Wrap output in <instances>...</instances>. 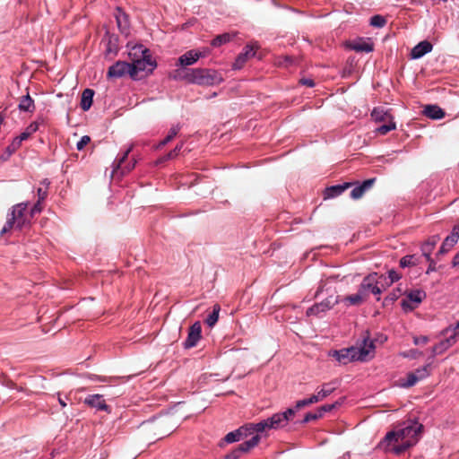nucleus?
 Wrapping results in <instances>:
<instances>
[{"label": "nucleus", "instance_id": "nucleus-52", "mask_svg": "<svg viewBox=\"0 0 459 459\" xmlns=\"http://www.w3.org/2000/svg\"><path fill=\"white\" fill-rule=\"evenodd\" d=\"M428 262L429 263V267H428V270L426 272V273H430L431 272H434L436 271V263L435 261L431 258V256H429V259H427Z\"/></svg>", "mask_w": 459, "mask_h": 459}, {"label": "nucleus", "instance_id": "nucleus-61", "mask_svg": "<svg viewBox=\"0 0 459 459\" xmlns=\"http://www.w3.org/2000/svg\"><path fill=\"white\" fill-rule=\"evenodd\" d=\"M456 329H459V323L457 324Z\"/></svg>", "mask_w": 459, "mask_h": 459}, {"label": "nucleus", "instance_id": "nucleus-4", "mask_svg": "<svg viewBox=\"0 0 459 459\" xmlns=\"http://www.w3.org/2000/svg\"><path fill=\"white\" fill-rule=\"evenodd\" d=\"M201 57V51L189 50L180 56L176 63L177 76L186 80L188 82L200 83L201 69H189V65L196 63Z\"/></svg>", "mask_w": 459, "mask_h": 459}, {"label": "nucleus", "instance_id": "nucleus-59", "mask_svg": "<svg viewBox=\"0 0 459 459\" xmlns=\"http://www.w3.org/2000/svg\"><path fill=\"white\" fill-rule=\"evenodd\" d=\"M411 352H412V356H415V354L418 353L416 350L411 351Z\"/></svg>", "mask_w": 459, "mask_h": 459}, {"label": "nucleus", "instance_id": "nucleus-43", "mask_svg": "<svg viewBox=\"0 0 459 459\" xmlns=\"http://www.w3.org/2000/svg\"><path fill=\"white\" fill-rule=\"evenodd\" d=\"M341 404H342V402H336L333 404H325V405L317 408V411L320 413L321 417H323L325 412L331 411L332 410H333L334 408H336L338 405H341Z\"/></svg>", "mask_w": 459, "mask_h": 459}, {"label": "nucleus", "instance_id": "nucleus-42", "mask_svg": "<svg viewBox=\"0 0 459 459\" xmlns=\"http://www.w3.org/2000/svg\"><path fill=\"white\" fill-rule=\"evenodd\" d=\"M183 144H178L172 151L160 159V162L176 158L182 149Z\"/></svg>", "mask_w": 459, "mask_h": 459}, {"label": "nucleus", "instance_id": "nucleus-12", "mask_svg": "<svg viewBox=\"0 0 459 459\" xmlns=\"http://www.w3.org/2000/svg\"><path fill=\"white\" fill-rule=\"evenodd\" d=\"M252 424L253 423L247 424L234 431L228 433L224 437L223 442H225L227 444H230V443H234V442H237V441H239L241 439L247 437L249 435L255 432V430H253Z\"/></svg>", "mask_w": 459, "mask_h": 459}, {"label": "nucleus", "instance_id": "nucleus-20", "mask_svg": "<svg viewBox=\"0 0 459 459\" xmlns=\"http://www.w3.org/2000/svg\"><path fill=\"white\" fill-rule=\"evenodd\" d=\"M255 51L253 47L246 46L241 53L238 54L235 62L232 65L233 69L239 70L241 69L246 62L252 56H255Z\"/></svg>", "mask_w": 459, "mask_h": 459}, {"label": "nucleus", "instance_id": "nucleus-19", "mask_svg": "<svg viewBox=\"0 0 459 459\" xmlns=\"http://www.w3.org/2000/svg\"><path fill=\"white\" fill-rule=\"evenodd\" d=\"M84 403L88 406L94 408L98 411H109V407L107 405L103 395L101 394H90L84 399Z\"/></svg>", "mask_w": 459, "mask_h": 459}, {"label": "nucleus", "instance_id": "nucleus-16", "mask_svg": "<svg viewBox=\"0 0 459 459\" xmlns=\"http://www.w3.org/2000/svg\"><path fill=\"white\" fill-rule=\"evenodd\" d=\"M337 299H333V297H329L323 300L320 303H316L311 307H309L307 311V316H319L321 313H324L329 309H331L336 303H338Z\"/></svg>", "mask_w": 459, "mask_h": 459}, {"label": "nucleus", "instance_id": "nucleus-53", "mask_svg": "<svg viewBox=\"0 0 459 459\" xmlns=\"http://www.w3.org/2000/svg\"><path fill=\"white\" fill-rule=\"evenodd\" d=\"M307 402H308V404L311 405L313 403H316L318 402H321L322 400L320 399L319 395L316 394L311 395L309 398H307Z\"/></svg>", "mask_w": 459, "mask_h": 459}, {"label": "nucleus", "instance_id": "nucleus-49", "mask_svg": "<svg viewBox=\"0 0 459 459\" xmlns=\"http://www.w3.org/2000/svg\"><path fill=\"white\" fill-rule=\"evenodd\" d=\"M388 276L390 278L391 283L398 281L401 278V275L394 270H390L388 272Z\"/></svg>", "mask_w": 459, "mask_h": 459}, {"label": "nucleus", "instance_id": "nucleus-51", "mask_svg": "<svg viewBox=\"0 0 459 459\" xmlns=\"http://www.w3.org/2000/svg\"><path fill=\"white\" fill-rule=\"evenodd\" d=\"M308 402H307V399H302V400H299L298 402H296V404H295V409L297 411H299L300 409H302L303 407H306V406H308Z\"/></svg>", "mask_w": 459, "mask_h": 459}, {"label": "nucleus", "instance_id": "nucleus-35", "mask_svg": "<svg viewBox=\"0 0 459 459\" xmlns=\"http://www.w3.org/2000/svg\"><path fill=\"white\" fill-rule=\"evenodd\" d=\"M234 36H235V34H231V33H223V34L218 35L212 40L211 45L212 47H220L222 44L230 42L234 38Z\"/></svg>", "mask_w": 459, "mask_h": 459}, {"label": "nucleus", "instance_id": "nucleus-57", "mask_svg": "<svg viewBox=\"0 0 459 459\" xmlns=\"http://www.w3.org/2000/svg\"><path fill=\"white\" fill-rule=\"evenodd\" d=\"M167 420H168V419H162V420H160L156 424V426H154V428H160V427H163V426L166 424Z\"/></svg>", "mask_w": 459, "mask_h": 459}, {"label": "nucleus", "instance_id": "nucleus-28", "mask_svg": "<svg viewBox=\"0 0 459 459\" xmlns=\"http://www.w3.org/2000/svg\"><path fill=\"white\" fill-rule=\"evenodd\" d=\"M367 299L363 296V293L358 290V292L355 294H351L345 296L342 299L341 302L344 303L347 306H359L364 303Z\"/></svg>", "mask_w": 459, "mask_h": 459}, {"label": "nucleus", "instance_id": "nucleus-2", "mask_svg": "<svg viewBox=\"0 0 459 459\" xmlns=\"http://www.w3.org/2000/svg\"><path fill=\"white\" fill-rule=\"evenodd\" d=\"M375 345L373 341L365 338L363 343L359 346H351L340 351H333L330 355L335 358L340 363L346 365L355 360L367 361L372 357Z\"/></svg>", "mask_w": 459, "mask_h": 459}, {"label": "nucleus", "instance_id": "nucleus-23", "mask_svg": "<svg viewBox=\"0 0 459 459\" xmlns=\"http://www.w3.org/2000/svg\"><path fill=\"white\" fill-rule=\"evenodd\" d=\"M356 183L345 182L341 185L331 186L325 190V198H334L342 195L347 189L352 187Z\"/></svg>", "mask_w": 459, "mask_h": 459}, {"label": "nucleus", "instance_id": "nucleus-5", "mask_svg": "<svg viewBox=\"0 0 459 459\" xmlns=\"http://www.w3.org/2000/svg\"><path fill=\"white\" fill-rule=\"evenodd\" d=\"M138 55L141 56L139 58H132V63H130L133 78L137 76L139 72H152L156 67V64L152 61L149 49L143 45L134 46L129 53L130 56L135 57Z\"/></svg>", "mask_w": 459, "mask_h": 459}, {"label": "nucleus", "instance_id": "nucleus-34", "mask_svg": "<svg viewBox=\"0 0 459 459\" xmlns=\"http://www.w3.org/2000/svg\"><path fill=\"white\" fill-rule=\"evenodd\" d=\"M336 385L334 382L325 383L322 385V388L317 392L320 399L323 401L325 398L329 396L331 394L334 392L336 389Z\"/></svg>", "mask_w": 459, "mask_h": 459}, {"label": "nucleus", "instance_id": "nucleus-21", "mask_svg": "<svg viewBox=\"0 0 459 459\" xmlns=\"http://www.w3.org/2000/svg\"><path fill=\"white\" fill-rule=\"evenodd\" d=\"M115 17L120 32L125 35H128L130 32V23L128 15L126 13H124L120 8H117Z\"/></svg>", "mask_w": 459, "mask_h": 459}, {"label": "nucleus", "instance_id": "nucleus-7", "mask_svg": "<svg viewBox=\"0 0 459 459\" xmlns=\"http://www.w3.org/2000/svg\"><path fill=\"white\" fill-rule=\"evenodd\" d=\"M287 425L288 422L286 421V416L281 412H277L266 420H261L257 423H253L252 428L253 430H255L257 433H266L271 429H280Z\"/></svg>", "mask_w": 459, "mask_h": 459}, {"label": "nucleus", "instance_id": "nucleus-11", "mask_svg": "<svg viewBox=\"0 0 459 459\" xmlns=\"http://www.w3.org/2000/svg\"><path fill=\"white\" fill-rule=\"evenodd\" d=\"M259 441V435L252 437L249 440L241 443L233 451L226 455L225 459H238L242 454L248 452L251 448L257 446Z\"/></svg>", "mask_w": 459, "mask_h": 459}, {"label": "nucleus", "instance_id": "nucleus-50", "mask_svg": "<svg viewBox=\"0 0 459 459\" xmlns=\"http://www.w3.org/2000/svg\"><path fill=\"white\" fill-rule=\"evenodd\" d=\"M448 237H450L456 242L458 241V239H459V225H455L453 227L452 233Z\"/></svg>", "mask_w": 459, "mask_h": 459}, {"label": "nucleus", "instance_id": "nucleus-58", "mask_svg": "<svg viewBox=\"0 0 459 459\" xmlns=\"http://www.w3.org/2000/svg\"><path fill=\"white\" fill-rule=\"evenodd\" d=\"M170 432H171V428H169V429H165V430H163V431L160 432V437L159 438H160V437H164V436L169 435Z\"/></svg>", "mask_w": 459, "mask_h": 459}, {"label": "nucleus", "instance_id": "nucleus-10", "mask_svg": "<svg viewBox=\"0 0 459 459\" xmlns=\"http://www.w3.org/2000/svg\"><path fill=\"white\" fill-rule=\"evenodd\" d=\"M50 180L44 178L39 182V186L37 188L38 200L36 204L31 207V214L40 213L43 210L42 203L47 199L48 195V189L50 186Z\"/></svg>", "mask_w": 459, "mask_h": 459}, {"label": "nucleus", "instance_id": "nucleus-9", "mask_svg": "<svg viewBox=\"0 0 459 459\" xmlns=\"http://www.w3.org/2000/svg\"><path fill=\"white\" fill-rule=\"evenodd\" d=\"M132 150L133 145H130L121 156H117L116 158L112 164V175L117 174L118 172H120L121 175H124L130 172L134 168L135 160L123 166Z\"/></svg>", "mask_w": 459, "mask_h": 459}, {"label": "nucleus", "instance_id": "nucleus-40", "mask_svg": "<svg viewBox=\"0 0 459 459\" xmlns=\"http://www.w3.org/2000/svg\"><path fill=\"white\" fill-rule=\"evenodd\" d=\"M430 364L425 365L422 368H419L416 370L412 371V373L417 377L420 380L426 378L430 373Z\"/></svg>", "mask_w": 459, "mask_h": 459}, {"label": "nucleus", "instance_id": "nucleus-31", "mask_svg": "<svg viewBox=\"0 0 459 459\" xmlns=\"http://www.w3.org/2000/svg\"><path fill=\"white\" fill-rule=\"evenodd\" d=\"M220 312L221 306L219 304L213 305L212 310L209 312L207 317L204 320L208 326L212 327L213 325H215L219 319Z\"/></svg>", "mask_w": 459, "mask_h": 459}, {"label": "nucleus", "instance_id": "nucleus-27", "mask_svg": "<svg viewBox=\"0 0 459 459\" xmlns=\"http://www.w3.org/2000/svg\"><path fill=\"white\" fill-rule=\"evenodd\" d=\"M423 114L431 119H441L445 117V111L437 105H426Z\"/></svg>", "mask_w": 459, "mask_h": 459}, {"label": "nucleus", "instance_id": "nucleus-37", "mask_svg": "<svg viewBox=\"0 0 459 459\" xmlns=\"http://www.w3.org/2000/svg\"><path fill=\"white\" fill-rule=\"evenodd\" d=\"M456 243L455 240L447 236L443 241L437 255L446 254Z\"/></svg>", "mask_w": 459, "mask_h": 459}, {"label": "nucleus", "instance_id": "nucleus-60", "mask_svg": "<svg viewBox=\"0 0 459 459\" xmlns=\"http://www.w3.org/2000/svg\"><path fill=\"white\" fill-rule=\"evenodd\" d=\"M411 352H412V356H415V354L418 353L416 350L411 351Z\"/></svg>", "mask_w": 459, "mask_h": 459}, {"label": "nucleus", "instance_id": "nucleus-46", "mask_svg": "<svg viewBox=\"0 0 459 459\" xmlns=\"http://www.w3.org/2000/svg\"><path fill=\"white\" fill-rule=\"evenodd\" d=\"M91 142V138L88 135H83L80 141L76 143V149L82 151Z\"/></svg>", "mask_w": 459, "mask_h": 459}, {"label": "nucleus", "instance_id": "nucleus-6", "mask_svg": "<svg viewBox=\"0 0 459 459\" xmlns=\"http://www.w3.org/2000/svg\"><path fill=\"white\" fill-rule=\"evenodd\" d=\"M287 425L288 422L286 421V416L281 412H277L266 420H261L257 423H253L252 428L253 430H255L257 433H266L271 429H280Z\"/></svg>", "mask_w": 459, "mask_h": 459}, {"label": "nucleus", "instance_id": "nucleus-54", "mask_svg": "<svg viewBox=\"0 0 459 459\" xmlns=\"http://www.w3.org/2000/svg\"><path fill=\"white\" fill-rule=\"evenodd\" d=\"M299 82L302 85H306L307 87H314L315 86V82L312 79L302 78V79H300Z\"/></svg>", "mask_w": 459, "mask_h": 459}, {"label": "nucleus", "instance_id": "nucleus-24", "mask_svg": "<svg viewBox=\"0 0 459 459\" xmlns=\"http://www.w3.org/2000/svg\"><path fill=\"white\" fill-rule=\"evenodd\" d=\"M433 48L432 44L428 40L420 41L411 51V57L412 59H419L424 55L431 52Z\"/></svg>", "mask_w": 459, "mask_h": 459}, {"label": "nucleus", "instance_id": "nucleus-48", "mask_svg": "<svg viewBox=\"0 0 459 459\" xmlns=\"http://www.w3.org/2000/svg\"><path fill=\"white\" fill-rule=\"evenodd\" d=\"M429 342V337L422 335V336H416L413 338V342L415 345H424Z\"/></svg>", "mask_w": 459, "mask_h": 459}, {"label": "nucleus", "instance_id": "nucleus-17", "mask_svg": "<svg viewBox=\"0 0 459 459\" xmlns=\"http://www.w3.org/2000/svg\"><path fill=\"white\" fill-rule=\"evenodd\" d=\"M201 338V323L196 321L190 328L188 336L184 342L186 349H190L197 344Z\"/></svg>", "mask_w": 459, "mask_h": 459}, {"label": "nucleus", "instance_id": "nucleus-44", "mask_svg": "<svg viewBox=\"0 0 459 459\" xmlns=\"http://www.w3.org/2000/svg\"><path fill=\"white\" fill-rule=\"evenodd\" d=\"M322 418L320 413L318 412V411L316 410L315 412H307L305 416H304V419L302 420V423L305 424V423H307L309 421H312V420H316L318 419Z\"/></svg>", "mask_w": 459, "mask_h": 459}, {"label": "nucleus", "instance_id": "nucleus-22", "mask_svg": "<svg viewBox=\"0 0 459 459\" xmlns=\"http://www.w3.org/2000/svg\"><path fill=\"white\" fill-rule=\"evenodd\" d=\"M372 119L377 123L386 124L394 120V116L382 107L375 108L371 112Z\"/></svg>", "mask_w": 459, "mask_h": 459}, {"label": "nucleus", "instance_id": "nucleus-45", "mask_svg": "<svg viewBox=\"0 0 459 459\" xmlns=\"http://www.w3.org/2000/svg\"><path fill=\"white\" fill-rule=\"evenodd\" d=\"M417 382H419V379L417 378V377H415V375L412 373V372H410L408 375H407V380L406 382L403 385L404 387H411L413 386Z\"/></svg>", "mask_w": 459, "mask_h": 459}, {"label": "nucleus", "instance_id": "nucleus-41", "mask_svg": "<svg viewBox=\"0 0 459 459\" xmlns=\"http://www.w3.org/2000/svg\"><path fill=\"white\" fill-rule=\"evenodd\" d=\"M386 20L381 15H374L370 19V25L377 28H382L385 25Z\"/></svg>", "mask_w": 459, "mask_h": 459}, {"label": "nucleus", "instance_id": "nucleus-33", "mask_svg": "<svg viewBox=\"0 0 459 459\" xmlns=\"http://www.w3.org/2000/svg\"><path fill=\"white\" fill-rule=\"evenodd\" d=\"M351 48L356 52H366L369 53L374 50L373 43H370L366 40H359L358 42H354L351 45Z\"/></svg>", "mask_w": 459, "mask_h": 459}, {"label": "nucleus", "instance_id": "nucleus-26", "mask_svg": "<svg viewBox=\"0 0 459 459\" xmlns=\"http://www.w3.org/2000/svg\"><path fill=\"white\" fill-rule=\"evenodd\" d=\"M440 240L439 235H433L429 237L421 246V251L422 255L427 258L429 259V256H431V253L433 249L435 248L436 245Z\"/></svg>", "mask_w": 459, "mask_h": 459}, {"label": "nucleus", "instance_id": "nucleus-32", "mask_svg": "<svg viewBox=\"0 0 459 459\" xmlns=\"http://www.w3.org/2000/svg\"><path fill=\"white\" fill-rule=\"evenodd\" d=\"M19 109L25 112H33L35 109L34 100L31 99L29 93L23 96L19 103Z\"/></svg>", "mask_w": 459, "mask_h": 459}, {"label": "nucleus", "instance_id": "nucleus-47", "mask_svg": "<svg viewBox=\"0 0 459 459\" xmlns=\"http://www.w3.org/2000/svg\"><path fill=\"white\" fill-rule=\"evenodd\" d=\"M297 410L294 408H288L285 411L281 412L283 415L286 416V421L289 423L290 420H293Z\"/></svg>", "mask_w": 459, "mask_h": 459}, {"label": "nucleus", "instance_id": "nucleus-25", "mask_svg": "<svg viewBox=\"0 0 459 459\" xmlns=\"http://www.w3.org/2000/svg\"><path fill=\"white\" fill-rule=\"evenodd\" d=\"M223 78L221 74L211 69H203V86L216 85L221 83Z\"/></svg>", "mask_w": 459, "mask_h": 459}, {"label": "nucleus", "instance_id": "nucleus-8", "mask_svg": "<svg viewBox=\"0 0 459 459\" xmlns=\"http://www.w3.org/2000/svg\"><path fill=\"white\" fill-rule=\"evenodd\" d=\"M377 279V273H375L368 274L362 280L359 289L366 299H368L370 293L377 296V300L380 299L379 295L382 292V289L378 286Z\"/></svg>", "mask_w": 459, "mask_h": 459}, {"label": "nucleus", "instance_id": "nucleus-30", "mask_svg": "<svg viewBox=\"0 0 459 459\" xmlns=\"http://www.w3.org/2000/svg\"><path fill=\"white\" fill-rule=\"evenodd\" d=\"M94 91L91 89H85L82 93L81 108L82 110L87 111L92 105Z\"/></svg>", "mask_w": 459, "mask_h": 459}, {"label": "nucleus", "instance_id": "nucleus-1", "mask_svg": "<svg viewBox=\"0 0 459 459\" xmlns=\"http://www.w3.org/2000/svg\"><path fill=\"white\" fill-rule=\"evenodd\" d=\"M422 429V424L410 421L403 428L389 431L379 446L385 451L401 455L418 442Z\"/></svg>", "mask_w": 459, "mask_h": 459}, {"label": "nucleus", "instance_id": "nucleus-56", "mask_svg": "<svg viewBox=\"0 0 459 459\" xmlns=\"http://www.w3.org/2000/svg\"><path fill=\"white\" fill-rule=\"evenodd\" d=\"M57 396H58V403H59V404H60L63 408H65V407L66 406V402H65V399H63V398L60 396V394H59V393L57 394Z\"/></svg>", "mask_w": 459, "mask_h": 459}, {"label": "nucleus", "instance_id": "nucleus-18", "mask_svg": "<svg viewBox=\"0 0 459 459\" xmlns=\"http://www.w3.org/2000/svg\"><path fill=\"white\" fill-rule=\"evenodd\" d=\"M39 129V126L36 122L30 123L19 136L15 137L11 145L8 147L9 150L14 151L18 148L22 141L27 140L32 134H34Z\"/></svg>", "mask_w": 459, "mask_h": 459}, {"label": "nucleus", "instance_id": "nucleus-15", "mask_svg": "<svg viewBox=\"0 0 459 459\" xmlns=\"http://www.w3.org/2000/svg\"><path fill=\"white\" fill-rule=\"evenodd\" d=\"M375 182V178L364 180L360 184L358 181H355L354 183L356 184L353 186V188L350 194L351 198L353 200L360 199L365 195L366 192H368L373 187Z\"/></svg>", "mask_w": 459, "mask_h": 459}, {"label": "nucleus", "instance_id": "nucleus-13", "mask_svg": "<svg viewBox=\"0 0 459 459\" xmlns=\"http://www.w3.org/2000/svg\"><path fill=\"white\" fill-rule=\"evenodd\" d=\"M406 299L402 300L404 309L412 310L426 298V292L421 290H411L406 295Z\"/></svg>", "mask_w": 459, "mask_h": 459}, {"label": "nucleus", "instance_id": "nucleus-55", "mask_svg": "<svg viewBox=\"0 0 459 459\" xmlns=\"http://www.w3.org/2000/svg\"><path fill=\"white\" fill-rule=\"evenodd\" d=\"M452 265H453L454 267H455V266L459 265V253H458V254H456V255L454 256L453 261H452Z\"/></svg>", "mask_w": 459, "mask_h": 459}, {"label": "nucleus", "instance_id": "nucleus-14", "mask_svg": "<svg viewBox=\"0 0 459 459\" xmlns=\"http://www.w3.org/2000/svg\"><path fill=\"white\" fill-rule=\"evenodd\" d=\"M126 74L132 77V69L130 63L125 61H117L108 68V77L120 78Z\"/></svg>", "mask_w": 459, "mask_h": 459}, {"label": "nucleus", "instance_id": "nucleus-3", "mask_svg": "<svg viewBox=\"0 0 459 459\" xmlns=\"http://www.w3.org/2000/svg\"><path fill=\"white\" fill-rule=\"evenodd\" d=\"M29 202H22L14 204L7 214V220L0 230V235H4L12 230H22L30 225L31 218V209L28 211Z\"/></svg>", "mask_w": 459, "mask_h": 459}, {"label": "nucleus", "instance_id": "nucleus-38", "mask_svg": "<svg viewBox=\"0 0 459 459\" xmlns=\"http://www.w3.org/2000/svg\"><path fill=\"white\" fill-rule=\"evenodd\" d=\"M179 130H180V126L178 124L173 126L169 129L167 136L160 142V146H164L167 143H169L178 134Z\"/></svg>", "mask_w": 459, "mask_h": 459}, {"label": "nucleus", "instance_id": "nucleus-36", "mask_svg": "<svg viewBox=\"0 0 459 459\" xmlns=\"http://www.w3.org/2000/svg\"><path fill=\"white\" fill-rule=\"evenodd\" d=\"M420 263V257L416 256L415 255H408L400 259V266L409 267V266H414L417 265Z\"/></svg>", "mask_w": 459, "mask_h": 459}, {"label": "nucleus", "instance_id": "nucleus-39", "mask_svg": "<svg viewBox=\"0 0 459 459\" xmlns=\"http://www.w3.org/2000/svg\"><path fill=\"white\" fill-rule=\"evenodd\" d=\"M395 128H396V124H395L394 120H393L391 122H387L386 124H383L382 126L377 127L376 129V133H377L381 135H385V134H388L390 131L394 130Z\"/></svg>", "mask_w": 459, "mask_h": 459}, {"label": "nucleus", "instance_id": "nucleus-29", "mask_svg": "<svg viewBox=\"0 0 459 459\" xmlns=\"http://www.w3.org/2000/svg\"><path fill=\"white\" fill-rule=\"evenodd\" d=\"M459 332L455 333L454 335L450 336L449 338L440 342L437 345L433 346L432 348V357L441 354L443 351H445L446 349H448L452 344L455 342V336Z\"/></svg>", "mask_w": 459, "mask_h": 459}]
</instances>
